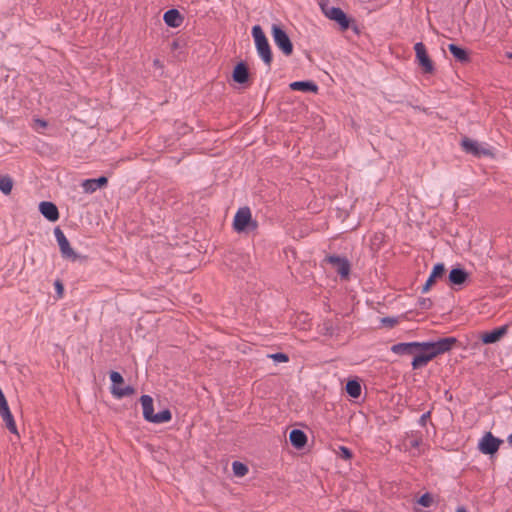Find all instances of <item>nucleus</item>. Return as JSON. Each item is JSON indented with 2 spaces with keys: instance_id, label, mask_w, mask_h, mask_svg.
<instances>
[{
  "instance_id": "nucleus-1",
  "label": "nucleus",
  "mask_w": 512,
  "mask_h": 512,
  "mask_svg": "<svg viewBox=\"0 0 512 512\" xmlns=\"http://www.w3.org/2000/svg\"><path fill=\"white\" fill-rule=\"evenodd\" d=\"M457 343L458 339L452 336L440 338L437 341L401 342L394 344L391 351L398 355H412V369L418 370L437 356L451 351Z\"/></svg>"
},
{
  "instance_id": "nucleus-2",
  "label": "nucleus",
  "mask_w": 512,
  "mask_h": 512,
  "mask_svg": "<svg viewBox=\"0 0 512 512\" xmlns=\"http://www.w3.org/2000/svg\"><path fill=\"white\" fill-rule=\"evenodd\" d=\"M320 7L327 18L335 21L339 25L341 31H346L351 28L356 34H360L355 19L349 17L340 7L330 6L327 2H321Z\"/></svg>"
},
{
  "instance_id": "nucleus-3",
  "label": "nucleus",
  "mask_w": 512,
  "mask_h": 512,
  "mask_svg": "<svg viewBox=\"0 0 512 512\" xmlns=\"http://www.w3.org/2000/svg\"><path fill=\"white\" fill-rule=\"evenodd\" d=\"M140 403L143 409V418L150 423L161 424L169 422L172 419V413L169 409H163L158 413H154L153 398L150 395H142Z\"/></svg>"
},
{
  "instance_id": "nucleus-4",
  "label": "nucleus",
  "mask_w": 512,
  "mask_h": 512,
  "mask_svg": "<svg viewBox=\"0 0 512 512\" xmlns=\"http://www.w3.org/2000/svg\"><path fill=\"white\" fill-rule=\"evenodd\" d=\"M252 36L255 41V46L258 55L261 57L263 62L270 68L271 63L273 61V54L268 39L260 25H255L252 27Z\"/></svg>"
},
{
  "instance_id": "nucleus-5",
  "label": "nucleus",
  "mask_w": 512,
  "mask_h": 512,
  "mask_svg": "<svg viewBox=\"0 0 512 512\" xmlns=\"http://www.w3.org/2000/svg\"><path fill=\"white\" fill-rule=\"evenodd\" d=\"M258 223L252 218L249 207H241L234 216L233 228L236 232H252L256 230Z\"/></svg>"
},
{
  "instance_id": "nucleus-6",
  "label": "nucleus",
  "mask_w": 512,
  "mask_h": 512,
  "mask_svg": "<svg viewBox=\"0 0 512 512\" xmlns=\"http://www.w3.org/2000/svg\"><path fill=\"white\" fill-rule=\"evenodd\" d=\"M271 34L275 45L282 51L285 56H290L293 53V43L284 30L279 24H273L271 27Z\"/></svg>"
},
{
  "instance_id": "nucleus-7",
  "label": "nucleus",
  "mask_w": 512,
  "mask_h": 512,
  "mask_svg": "<svg viewBox=\"0 0 512 512\" xmlns=\"http://www.w3.org/2000/svg\"><path fill=\"white\" fill-rule=\"evenodd\" d=\"M109 375H110V380L112 382L111 394L114 397L121 399L123 397L135 394L136 390L134 387H132L130 385L122 387V385L124 384V378L119 372L111 371Z\"/></svg>"
},
{
  "instance_id": "nucleus-8",
  "label": "nucleus",
  "mask_w": 512,
  "mask_h": 512,
  "mask_svg": "<svg viewBox=\"0 0 512 512\" xmlns=\"http://www.w3.org/2000/svg\"><path fill=\"white\" fill-rule=\"evenodd\" d=\"M416 61L425 74H433L435 72L434 62L429 57L426 47L422 42L414 45Z\"/></svg>"
},
{
  "instance_id": "nucleus-9",
  "label": "nucleus",
  "mask_w": 512,
  "mask_h": 512,
  "mask_svg": "<svg viewBox=\"0 0 512 512\" xmlns=\"http://www.w3.org/2000/svg\"><path fill=\"white\" fill-rule=\"evenodd\" d=\"M503 440L495 437L491 432H486L478 443V449L485 455H494L498 452Z\"/></svg>"
},
{
  "instance_id": "nucleus-10",
  "label": "nucleus",
  "mask_w": 512,
  "mask_h": 512,
  "mask_svg": "<svg viewBox=\"0 0 512 512\" xmlns=\"http://www.w3.org/2000/svg\"><path fill=\"white\" fill-rule=\"evenodd\" d=\"M54 235L58 242L60 252H61V255L63 258L69 259L72 261H76L78 258H80V256L71 247L68 239L66 238L63 231L59 227H56L54 229Z\"/></svg>"
},
{
  "instance_id": "nucleus-11",
  "label": "nucleus",
  "mask_w": 512,
  "mask_h": 512,
  "mask_svg": "<svg viewBox=\"0 0 512 512\" xmlns=\"http://www.w3.org/2000/svg\"><path fill=\"white\" fill-rule=\"evenodd\" d=\"M331 264L342 279H348L351 271V264L346 257L329 255L325 258Z\"/></svg>"
},
{
  "instance_id": "nucleus-12",
  "label": "nucleus",
  "mask_w": 512,
  "mask_h": 512,
  "mask_svg": "<svg viewBox=\"0 0 512 512\" xmlns=\"http://www.w3.org/2000/svg\"><path fill=\"white\" fill-rule=\"evenodd\" d=\"M232 79L234 82L244 85L249 83L250 71L248 64L245 61L238 62L232 71Z\"/></svg>"
},
{
  "instance_id": "nucleus-13",
  "label": "nucleus",
  "mask_w": 512,
  "mask_h": 512,
  "mask_svg": "<svg viewBox=\"0 0 512 512\" xmlns=\"http://www.w3.org/2000/svg\"><path fill=\"white\" fill-rule=\"evenodd\" d=\"M446 273V268L444 263H437L433 266V269L422 287V293L428 292L432 286H434L437 280L442 279Z\"/></svg>"
},
{
  "instance_id": "nucleus-14",
  "label": "nucleus",
  "mask_w": 512,
  "mask_h": 512,
  "mask_svg": "<svg viewBox=\"0 0 512 512\" xmlns=\"http://www.w3.org/2000/svg\"><path fill=\"white\" fill-rule=\"evenodd\" d=\"M468 279L469 273L461 266L452 268L448 275V283L452 288L462 286Z\"/></svg>"
},
{
  "instance_id": "nucleus-15",
  "label": "nucleus",
  "mask_w": 512,
  "mask_h": 512,
  "mask_svg": "<svg viewBox=\"0 0 512 512\" xmlns=\"http://www.w3.org/2000/svg\"><path fill=\"white\" fill-rule=\"evenodd\" d=\"M508 332V325L497 327L491 331H486L481 334V341L483 344H493L501 340Z\"/></svg>"
},
{
  "instance_id": "nucleus-16",
  "label": "nucleus",
  "mask_w": 512,
  "mask_h": 512,
  "mask_svg": "<svg viewBox=\"0 0 512 512\" xmlns=\"http://www.w3.org/2000/svg\"><path fill=\"white\" fill-rule=\"evenodd\" d=\"M39 211L50 222H56L60 216L56 204L50 201H42L39 204Z\"/></svg>"
},
{
  "instance_id": "nucleus-17",
  "label": "nucleus",
  "mask_w": 512,
  "mask_h": 512,
  "mask_svg": "<svg viewBox=\"0 0 512 512\" xmlns=\"http://www.w3.org/2000/svg\"><path fill=\"white\" fill-rule=\"evenodd\" d=\"M163 20L167 26L177 28L183 23L184 17L177 9H169L164 13Z\"/></svg>"
},
{
  "instance_id": "nucleus-18",
  "label": "nucleus",
  "mask_w": 512,
  "mask_h": 512,
  "mask_svg": "<svg viewBox=\"0 0 512 512\" xmlns=\"http://www.w3.org/2000/svg\"><path fill=\"white\" fill-rule=\"evenodd\" d=\"M289 87L293 91H302L308 93H317L318 85L312 80L294 81L289 84Z\"/></svg>"
},
{
  "instance_id": "nucleus-19",
  "label": "nucleus",
  "mask_w": 512,
  "mask_h": 512,
  "mask_svg": "<svg viewBox=\"0 0 512 512\" xmlns=\"http://www.w3.org/2000/svg\"><path fill=\"white\" fill-rule=\"evenodd\" d=\"M108 184V178L106 176H100L96 179H86L82 183V187L86 193H93L98 188L105 187Z\"/></svg>"
},
{
  "instance_id": "nucleus-20",
  "label": "nucleus",
  "mask_w": 512,
  "mask_h": 512,
  "mask_svg": "<svg viewBox=\"0 0 512 512\" xmlns=\"http://www.w3.org/2000/svg\"><path fill=\"white\" fill-rule=\"evenodd\" d=\"M289 441L294 448L301 450L307 443V435L300 429H293L289 434Z\"/></svg>"
},
{
  "instance_id": "nucleus-21",
  "label": "nucleus",
  "mask_w": 512,
  "mask_h": 512,
  "mask_svg": "<svg viewBox=\"0 0 512 512\" xmlns=\"http://www.w3.org/2000/svg\"><path fill=\"white\" fill-rule=\"evenodd\" d=\"M448 50L456 61L460 63H468L470 61V55L467 49L457 44L450 43L448 45Z\"/></svg>"
},
{
  "instance_id": "nucleus-22",
  "label": "nucleus",
  "mask_w": 512,
  "mask_h": 512,
  "mask_svg": "<svg viewBox=\"0 0 512 512\" xmlns=\"http://www.w3.org/2000/svg\"><path fill=\"white\" fill-rule=\"evenodd\" d=\"M345 391L351 398H359L362 391L360 380L358 378L349 379L346 383Z\"/></svg>"
},
{
  "instance_id": "nucleus-23",
  "label": "nucleus",
  "mask_w": 512,
  "mask_h": 512,
  "mask_svg": "<svg viewBox=\"0 0 512 512\" xmlns=\"http://www.w3.org/2000/svg\"><path fill=\"white\" fill-rule=\"evenodd\" d=\"M0 415L5 422L6 428L12 433L18 435L17 426L14 420V417L10 411V408H7L0 412Z\"/></svg>"
},
{
  "instance_id": "nucleus-24",
  "label": "nucleus",
  "mask_w": 512,
  "mask_h": 512,
  "mask_svg": "<svg viewBox=\"0 0 512 512\" xmlns=\"http://www.w3.org/2000/svg\"><path fill=\"white\" fill-rule=\"evenodd\" d=\"M461 146L466 153H469V154H472L475 156L478 153V149H479L480 145L478 144V142L465 137L461 142Z\"/></svg>"
},
{
  "instance_id": "nucleus-25",
  "label": "nucleus",
  "mask_w": 512,
  "mask_h": 512,
  "mask_svg": "<svg viewBox=\"0 0 512 512\" xmlns=\"http://www.w3.org/2000/svg\"><path fill=\"white\" fill-rule=\"evenodd\" d=\"M13 189V179L9 175L0 176V191L4 195H10Z\"/></svg>"
},
{
  "instance_id": "nucleus-26",
  "label": "nucleus",
  "mask_w": 512,
  "mask_h": 512,
  "mask_svg": "<svg viewBox=\"0 0 512 512\" xmlns=\"http://www.w3.org/2000/svg\"><path fill=\"white\" fill-rule=\"evenodd\" d=\"M232 470L234 475L237 477H243L248 473L247 465L240 461H234L232 463Z\"/></svg>"
},
{
  "instance_id": "nucleus-27",
  "label": "nucleus",
  "mask_w": 512,
  "mask_h": 512,
  "mask_svg": "<svg viewBox=\"0 0 512 512\" xmlns=\"http://www.w3.org/2000/svg\"><path fill=\"white\" fill-rule=\"evenodd\" d=\"M380 322L384 327L391 329L399 323V318L387 316L381 318Z\"/></svg>"
},
{
  "instance_id": "nucleus-28",
  "label": "nucleus",
  "mask_w": 512,
  "mask_h": 512,
  "mask_svg": "<svg viewBox=\"0 0 512 512\" xmlns=\"http://www.w3.org/2000/svg\"><path fill=\"white\" fill-rule=\"evenodd\" d=\"M417 306L421 310H429L433 306V302L430 298L420 297L417 302Z\"/></svg>"
},
{
  "instance_id": "nucleus-29",
  "label": "nucleus",
  "mask_w": 512,
  "mask_h": 512,
  "mask_svg": "<svg viewBox=\"0 0 512 512\" xmlns=\"http://www.w3.org/2000/svg\"><path fill=\"white\" fill-rule=\"evenodd\" d=\"M418 504H420L423 507H430L433 503V497L430 493H424L419 499Z\"/></svg>"
},
{
  "instance_id": "nucleus-30",
  "label": "nucleus",
  "mask_w": 512,
  "mask_h": 512,
  "mask_svg": "<svg viewBox=\"0 0 512 512\" xmlns=\"http://www.w3.org/2000/svg\"><path fill=\"white\" fill-rule=\"evenodd\" d=\"M268 357L278 363H285V362L289 361V356L283 352H277L274 354H270V355H268Z\"/></svg>"
},
{
  "instance_id": "nucleus-31",
  "label": "nucleus",
  "mask_w": 512,
  "mask_h": 512,
  "mask_svg": "<svg viewBox=\"0 0 512 512\" xmlns=\"http://www.w3.org/2000/svg\"><path fill=\"white\" fill-rule=\"evenodd\" d=\"M337 454L344 460H350L353 457L352 451L346 446H340Z\"/></svg>"
},
{
  "instance_id": "nucleus-32",
  "label": "nucleus",
  "mask_w": 512,
  "mask_h": 512,
  "mask_svg": "<svg viewBox=\"0 0 512 512\" xmlns=\"http://www.w3.org/2000/svg\"><path fill=\"white\" fill-rule=\"evenodd\" d=\"M54 287L56 290V295L58 299H61L64 296V285L60 279H57L54 282Z\"/></svg>"
},
{
  "instance_id": "nucleus-33",
  "label": "nucleus",
  "mask_w": 512,
  "mask_h": 512,
  "mask_svg": "<svg viewBox=\"0 0 512 512\" xmlns=\"http://www.w3.org/2000/svg\"><path fill=\"white\" fill-rule=\"evenodd\" d=\"M475 156L476 157H481V156L493 157L494 154L490 149L479 146L478 153Z\"/></svg>"
},
{
  "instance_id": "nucleus-34",
  "label": "nucleus",
  "mask_w": 512,
  "mask_h": 512,
  "mask_svg": "<svg viewBox=\"0 0 512 512\" xmlns=\"http://www.w3.org/2000/svg\"><path fill=\"white\" fill-rule=\"evenodd\" d=\"M430 416H431V411H428V412L422 414L420 419H419V424L422 427H425L426 423H427V420L430 418Z\"/></svg>"
},
{
  "instance_id": "nucleus-35",
  "label": "nucleus",
  "mask_w": 512,
  "mask_h": 512,
  "mask_svg": "<svg viewBox=\"0 0 512 512\" xmlns=\"http://www.w3.org/2000/svg\"><path fill=\"white\" fill-rule=\"evenodd\" d=\"M9 408L5 395L0 396V412Z\"/></svg>"
},
{
  "instance_id": "nucleus-36",
  "label": "nucleus",
  "mask_w": 512,
  "mask_h": 512,
  "mask_svg": "<svg viewBox=\"0 0 512 512\" xmlns=\"http://www.w3.org/2000/svg\"><path fill=\"white\" fill-rule=\"evenodd\" d=\"M324 328H325V334L326 335H330V336L333 335V328H332L331 323L325 322L324 323Z\"/></svg>"
},
{
  "instance_id": "nucleus-37",
  "label": "nucleus",
  "mask_w": 512,
  "mask_h": 512,
  "mask_svg": "<svg viewBox=\"0 0 512 512\" xmlns=\"http://www.w3.org/2000/svg\"><path fill=\"white\" fill-rule=\"evenodd\" d=\"M420 442H421V440L415 439V440L411 441V446L416 448L419 446Z\"/></svg>"
},
{
  "instance_id": "nucleus-38",
  "label": "nucleus",
  "mask_w": 512,
  "mask_h": 512,
  "mask_svg": "<svg viewBox=\"0 0 512 512\" xmlns=\"http://www.w3.org/2000/svg\"><path fill=\"white\" fill-rule=\"evenodd\" d=\"M37 122L40 124V126L42 127H46L47 126V122L45 120H41V119H37Z\"/></svg>"
},
{
  "instance_id": "nucleus-39",
  "label": "nucleus",
  "mask_w": 512,
  "mask_h": 512,
  "mask_svg": "<svg viewBox=\"0 0 512 512\" xmlns=\"http://www.w3.org/2000/svg\"><path fill=\"white\" fill-rule=\"evenodd\" d=\"M456 512H468L464 506H460L457 508Z\"/></svg>"
},
{
  "instance_id": "nucleus-40",
  "label": "nucleus",
  "mask_w": 512,
  "mask_h": 512,
  "mask_svg": "<svg viewBox=\"0 0 512 512\" xmlns=\"http://www.w3.org/2000/svg\"><path fill=\"white\" fill-rule=\"evenodd\" d=\"M507 441L512 446V433L508 436Z\"/></svg>"
},
{
  "instance_id": "nucleus-41",
  "label": "nucleus",
  "mask_w": 512,
  "mask_h": 512,
  "mask_svg": "<svg viewBox=\"0 0 512 512\" xmlns=\"http://www.w3.org/2000/svg\"><path fill=\"white\" fill-rule=\"evenodd\" d=\"M414 109H418V110H421V111H424L425 112V109L424 108H420L419 106H413Z\"/></svg>"
}]
</instances>
